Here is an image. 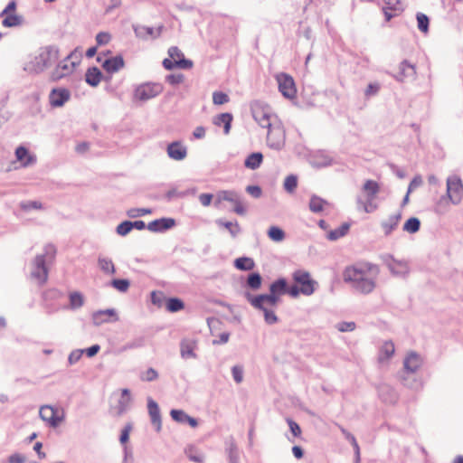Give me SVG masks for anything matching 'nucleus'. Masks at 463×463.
<instances>
[{
	"label": "nucleus",
	"mask_w": 463,
	"mask_h": 463,
	"mask_svg": "<svg viewBox=\"0 0 463 463\" xmlns=\"http://www.w3.org/2000/svg\"><path fill=\"white\" fill-rule=\"evenodd\" d=\"M194 189L179 192L175 188H173L165 193V199L166 202H171L175 198H183L189 195L190 194H194Z\"/></svg>",
	"instance_id": "a18cd8bd"
},
{
	"label": "nucleus",
	"mask_w": 463,
	"mask_h": 463,
	"mask_svg": "<svg viewBox=\"0 0 463 463\" xmlns=\"http://www.w3.org/2000/svg\"><path fill=\"white\" fill-rule=\"evenodd\" d=\"M335 327L339 332H352L355 329L356 325L353 321H343L336 324Z\"/></svg>",
	"instance_id": "338daca9"
},
{
	"label": "nucleus",
	"mask_w": 463,
	"mask_h": 463,
	"mask_svg": "<svg viewBox=\"0 0 463 463\" xmlns=\"http://www.w3.org/2000/svg\"><path fill=\"white\" fill-rule=\"evenodd\" d=\"M230 100L229 96L222 91H214L213 93V102L214 105H222Z\"/></svg>",
	"instance_id": "052dcab7"
},
{
	"label": "nucleus",
	"mask_w": 463,
	"mask_h": 463,
	"mask_svg": "<svg viewBox=\"0 0 463 463\" xmlns=\"http://www.w3.org/2000/svg\"><path fill=\"white\" fill-rule=\"evenodd\" d=\"M284 189L288 192V193H293L297 186H298V177L297 175H289L286 177L285 181H284Z\"/></svg>",
	"instance_id": "864d4df0"
},
{
	"label": "nucleus",
	"mask_w": 463,
	"mask_h": 463,
	"mask_svg": "<svg viewBox=\"0 0 463 463\" xmlns=\"http://www.w3.org/2000/svg\"><path fill=\"white\" fill-rule=\"evenodd\" d=\"M193 65H194L193 61L191 60L185 59L184 57H183L182 59H179V60H173L169 57V58H165L163 61L164 68L166 70H169V71L173 70L175 68L188 70V69H191L193 67Z\"/></svg>",
	"instance_id": "a878e982"
},
{
	"label": "nucleus",
	"mask_w": 463,
	"mask_h": 463,
	"mask_svg": "<svg viewBox=\"0 0 463 463\" xmlns=\"http://www.w3.org/2000/svg\"><path fill=\"white\" fill-rule=\"evenodd\" d=\"M380 258L392 274L404 277L409 273V266L405 260H397L389 253L383 254Z\"/></svg>",
	"instance_id": "9d476101"
},
{
	"label": "nucleus",
	"mask_w": 463,
	"mask_h": 463,
	"mask_svg": "<svg viewBox=\"0 0 463 463\" xmlns=\"http://www.w3.org/2000/svg\"><path fill=\"white\" fill-rule=\"evenodd\" d=\"M384 7L393 10V12L401 13L403 11V4L402 0H382Z\"/></svg>",
	"instance_id": "13d9d810"
},
{
	"label": "nucleus",
	"mask_w": 463,
	"mask_h": 463,
	"mask_svg": "<svg viewBox=\"0 0 463 463\" xmlns=\"http://www.w3.org/2000/svg\"><path fill=\"white\" fill-rule=\"evenodd\" d=\"M184 80V76L182 73L169 74L165 77V81L172 86L182 83Z\"/></svg>",
	"instance_id": "774afa93"
},
{
	"label": "nucleus",
	"mask_w": 463,
	"mask_h": 463,
	"mask_svg": "<svg viewBox=\"0 0 463 463\" xmlns=\"http://www.w3.org/2000/svg\"><path fill=\"white\" fill-rule=\"evenodd\" d=\"M279 84V90L287 99H293L296 97L297 90L295 87L294 80L291 76L286 73L277 75Z\"/></svg>",
	"instance_id": "4468645a"
},
{
	"label": "nucleus",
	"mask_w": 463,
	"mask_h": 463,
	"mask_svg": "<svg viewBox=\"0 0 463 463\" xmlns=\"http://www.w3.org/2000/svg\"><path fill=\"white\" fill-rule=\"evenodd\" d=\"M102 77V72L95 66L89 68L85 73V80L91 87H97Z\"/></svg>",
	"instance_id": "7c9ffc66"
},
{
	"label": "nucleus",
	"mask_w": 463,
	"mask_h": 463,
	"mask_svg": "<svg viewBox=\"0 0 463 463\" xmlns=\"http://www.w3.org/2000/svg\"><path fill=\"white\" fill-rule=\"evenodd\" d=\"M15 156L22 163L23 166H29L36 162L35 156L30 155L28 149L23 146L15 149Z\"/></svg>",
	"instance_id": "c85d7f7f"
},
{
	"label": "nucleus",
	"mask_w": 463,
	"mask_h": 463,
	"mask_svg": "<svg viewBox=\"0 0 463 463\" xmlns=\"http://www.w3.org/2000/svg\"><path fill=\"white\" fill-rule=\"evenodd\" d=\"M349 229H350V224L347 222H344L337 229L330 231L327 233L326 238L332 241H336V240L344 237L345 235H346Z\"/></svg>",
	"instance_id": "a19ab883"
},
{
	"label": "nucleus",
	"mask_w": 463,
	"mask_h": 463,
	"mask_svg": "<svg viewBox=\"0 0 463 463\" xmlns=\"http://www.w3.org/2000/svg\"><path fill=\"white\" fill-rule=\"evenodd\" d=\"M184 307V304L182 299L178 298H169L166 300V309L171 313L178 312Z\"/></svg>",
	"instance_id": "de8ad7c7"
},
{
	"label": "nucleus",
	"mask_w": 463,
	"mask_h": 463,
	"mask_svg": "<svg viewBox=\"0 0 463 463\" xmlns=\"http://www.w3.org/2000/svg\"><path fill=\"white\" fill-rule=\"evenodd\" d=\"M59 58V48L55 45H47L40 48L39 53L24 65V71L38 74L51 67Z\"/></svg>",
	"instance_id": "20e7f679"
},
{
	"label": "nucleus",
	"mask_w": 463,
	"mask_h": 463,
	"mask_svg": "<svg viewBox=\"0 0 463 463\" xmlns=\"http://www.w3.org/2000/svg\"><path fill=\"white\" fill-rule=\"evenodd\" d=\"M262 161L263 155L260 152H254L246 157L244 166L250 170H256L260 166Z\"/></svg>",
	"instance_id": "e433bc0d"
},
{
	"label": "nucleus",
	"mask_w": 463,
	"mask_h": 463,
	"mask_svg": "<svg viewBox=\"0 0 463 463\" xmlns=\"http://www.w3.org/2000/svg\"><path fill=\"white\" fill-rule=\"evenodd\" d=\"M197 346V343L194 339L184 338L180 342V354L184 359H195L197 354L194 350Z\"/></svg>",
	"instance_id": "5701e85b"
},
{
	"label": "nucleus",
	"mask_w": 463,
	"mask_h": 463,
	"mask_svg": "<svg viewBox=\"0 0 463 463\" xmlns=\"http://www.w3.org/2000/svg\"><path fill=\"white\" fill-rule=\"evenodd\" d=\"M266 301L261 302V307H255L263 312L265 322L269 325H273L278 322V317L273 310L269 308Z\"/></svg>",
	"instance_id": "37998d69"
},
{
	"label": "nucleus",
	"mask_w": 463,
	"mask_h": 463,
	"mask_svg": "<svg viewBox=\"0 0 463 463\" xmlns=\"http://www.w3.org/2000/svg\"><path fill=\"white\" fill-rule=\"evenodd\" d=\"M151 213V209L148 208H132L129 209L127 213L130 218H137L146 214H150Z\"/></svg>",
	"instance_id": "0e129e2a"
},
{
	"label": "nucleus",
	"mask_w": 463,
	"mask_h": 463,
	"mask_svg": "<svg viewBox=\"0 0 463 463\" xmlns=\"http://www.w3.org/2000/svg\"><path fill=\"white\" fill-rule=\"evenodd\" d=\"M463 199V183L458 175H449L446 181V194L435 203L434 211L438 214L448 212L449 204L458 205Z\"/></svg>",
	"instance_id": "f03ea898"
},
{
	"label": "nucleus",
	"mask_w": 463,
	"mask_h": 463,
	"mask_svg": "<svg viewBox=\"0 0 463 463\" xmlns=\"http://www.w3.org/2000/svg\"><path fill=\"white\" fill-rule=\"evenodd\" d=\"M71 99V92L65 88H53L49 94V103L52 108L62 107Z\"/></svg>",
	"instance_id": "2eb2a0df"
},
{
	"label": "nucleus",
	"mask_w": 463,
	"mask_h": 463,
	"mask_svg": "<svg viewBox=\"0 0 463 463\" xmlns=\"http://www.w3.org/2000/svg\"><path fill=\"white\" fill-rule=\"evenodd\" d=\"M110 285L119 292H126L130 286V282L127 279H114L111 280Z\"/></svg>",
	"instance_id": "3c124183"
},
{
	"label": "nucleus",
	"mask_w": 463,
	"mask_h": 463,
	"mask_svg": "<svg viewBox=\"0 0 463 463\" xmlns=\"http://www.w3.org/2000/svg\"><path fill=\"white\" fill-rule=\"evenodd\" d=\"M139 378L142 382H153L158 378V373L156 369L149 367L144 372H141Z\"/></svg>",
	"instance_id": "5fc2aeb1"
},
{
	"label": "nucleus",
	"mask_w": 463,
	"mask_h": 463,
	"mask_svg": "<svg viewBox=\"0 0 463 463\" xmlns=\"http://www.w3.org/2000/svg\"><path fill=\"white\" fill-rule=\"evenodd\" d=\"M40 418L50 427L56 428L64 420L63 413L59 416L58 410L51 405H43L39 410Z\"/></svg>",
	"instance_id": "ddd939ff"
},
{
	"label": "nucleus",
	"mask_w": 463,
	"mask_h": 463,
	"mask_svg": "<svg viewBox=\"0 0 463 463\" xmlns=\"http://www.w3.org/2000/svg\"><path fill=\"white\" fill-rule=\"evenodd\" d=\"M268 236L271 241L279 242L285 239V232L278 226H271L268 231Z\"/></svg>",
	"instance_id": "09e8293b"
},
{
	"label": "nucleus",
	"mask_w": 463,
	"mask_h": 463,
	"mask_svg": "<svg viewBox=\"0 0 463 463\" xmlns=\"http://www.w3.org/2000/svg\"><path fill=\"white\" fill-rule=\"evenodd\" d=\"M83 354L84 351L82 349H75L71 351L68 356V364L73 365L76 363H78L80 360Z\"/></svg>",
	"instance_id": "69168bd1"
},
{
	"label": "nucleus",
	"mask_w": 463,
	"mask_h": 463,
	"mask_svg": "<svg viewBox=\"0 0 463 463\" xmlns=\"http://www.w3.org/2000/svg\"><path fill=\"white\" fill-rule=\"evenodd\" d=\"M402 219V212L399 211L389 216L388 220L381 222V227L386 236L390 235L394 231Z\"/></svg>",
	"instance_id": "bb28decb"
},
{
	"label": "nucleus",
	"mask_w": 463,
	"mask_h": 463,
	"mask_svg": "<svg viewBox=\"0 0 463 463\" xmlns=\"http://www.w3.org/2000/svg\"><path fill=\"white\" fill-rule=\"evenodd\" d=\"M420 228V221L417 217L409 218L403 225V231L409 233H416L417 232H419Z\"/></svg>",
	"instance_id": "49530a36"
},
{
	"label": "nucleus",
	"mask_w": 463,
	"mask_h": 463,
	"mask_svg": "<svg viewBox=\"0 0 463 463\" xmlns=\"http://www.w3.org/2000/svg\"><path fill=\"white\" fill-rule=\"evenodd\" d=\"M167 156L175 161L184 160L187 156V148L181 141H174L167 146Z\"/></svg>",
	"instance_id": "6ab92c4d"
},
{
	"label": "nucleus",
	"mask_w": 463,
	"mask_h": 463,
	"mask_svg": "<svg viewBox=\"0 0 463 463\" xmlns=\"http://www.w3.org/2000/svg\"><path fill=\"white\" fill-rule=\"evenodd\" d=\"M145 345V339L144 337H137L133 339L132 341L128 342L126 345H124L121 348V352H125L131 349H137L143 347Z\"/></svg>",
	"instance_id": "603ef678"
},
{
	"label": "nucleus",
	"mask_w": 463,
	"mask_h": 463,
	"mask_svg": "<svg viewBox=\"0 0 463 463\" xmlns=\"http://www.w3.org/2000/svg\"><path fill=\"white\" fill-rule=\"evenodd\" d=\"M416 74L415 65L407 60L402 61L399 66V72L395 76L397 80L403 81L407 79H413Z\"/></svg>",
	"instance_id": "393cba45"
},
{
	"label": "nucleus",
	"mask_w": 463,
	"mask_h": 463,
	"mask_svg": "<svg viewBox=\"0 0 463 463\" xmlns=\"http://www.w3.org/2000/svg\"><path fill=\"white\" fill-rule=\"evenodd\" d=\"M330 203L326 200L319 197L317 194H312L309 200L308 207L309 210L314 213H318L324 211L326 206H329Z\"/></svg>",
	"instance_id": "2f4dec72"
},
{
	"label": "nucleus",
	"mask_w": 463,
	"mask_h": 463,
	"mask_svg": "<svg viewBox=\"0 0 463 463\" xmlns=\"http://www.w3.org/2000/svg\"><path fill=\"white\" fill-rule=\"evenodd\" d=\"M74 52H71L57 64L56 68L52 72V80H58L73 71L75 66L78 63L77 61H71Z\"/></svg>",
	"instance_id": "f8f14e48"
},
{
	"label": "nucleus",
	"mask_w": 463,
	"mask_h": 463,
	"mask_svg": "<svg viewBox=\"0 0 463 463\" xmlns=\"http://www.w3.org/2000/svg\"><path fill=\"white\" fill-rule=\"evenodd\" d=\"M131 402L130 391L127 388L122 389L121 397L118 400V413L123 414L128 411Z\"/></svg>",
	"instance_id": "58836bf2"
},
{
	"label": "nucleus",
	"mask_w": 463,
	"mask_h": 463,
	"mask_svg": "<svg viewBox=\"0 0 463 463\" xmlns=\"http://www.w3.org/2000/svg\"><path fill=\"white\" fill-rule=\"evenodd\" d=\"M147 410L151 419V423L155 426L156 432H160L162 429L160 410L156 402L152 398H148L147 400Z\"/></svg>",
	"instance_id": "aec40b11"
},
{
	"label": "nucleus",
	"mask_w": 463,
	"mask_h": 463,
	"mask_svg": "<svg viewBox=\"0 0 463 463\" xmlns=\"http://www.w3.org/2000/svg\"><path fill=\"white\" fill-rule=\"evenodd\" d=\"M225 451L229 463H240V450L233 438L231 437L226 440Z\"/></svg>",
	"instance_id": "cd10ccee"
},
{
	"label": "nucleus",
	"mask_w": 463,
	"mask_h": 463,
	"mask_svg": "<svg viewBox=\"0 0 463 463\" xmlns=\"http://www.w3.org/2000/svg\"><path fill=\"white\" fill-rule=\"evenodd\" d=\"M132 231L131 229V224H130V221H124L122 222H120L117 228H116V232L118 235L120 236H126L128 235L130 232Z\"/></svg>",
	"instance_id": "e2e57ef3"
},
{
	"label": "nucleus",
	"mask_w": 463,
	"mask_h": 463,
	"mask_svg": "<svg viewBox=\"0 0 463 463\" xmlns=\"http://www.w3.org/2000/svg\"><path fill=\"white\" fill-rule=\"evenodd\" d=\"M234 267L239 270L249 271L254 269L255 262L250 257H240L234 260Z\"/></svg>",
	"instance_id": "ea45409f"
},
{
	"label": "nucleus",
	"mask_w": 463,
	"mask_h": 463,
	"mask_svg": "<svg viewBox=\"0 0 463 463\" xmlns=\"http://www.w3.org/2000/svg\"><path fill=\"white\" fill-rule=\"evenodd\" d=\"M251 113L254 120L263 128H267L278 121L271 113L270 108L259 102L252 104Z\"/></svg>",
	"instance_id": "6e6552de"
},
{
	"label": "nucleus",
	"mask_w": 463,
	"mask_h": 463,
	"mask_svg": "<svg viewBox=\"0 0 463 463\" xmlns=\"http://www.w3.org/2000/svg\"><path fill=\"white\" fill-rule=\"evenodd\" d=\"M380 399L387 404H394L398 401V393L395 389L388 384H382L378 388Z\"/></svg>",
	"instance_id": "412c9836"
},
{
	"label": "nucleus",
	"mask_w": 463,
	"mask_h": 463,
	"mask_svg": "<svg viewBox=\"0 0 463 463\" xmlns=\"http://www.w3.org/2000/svg\"><path fill=\"white\" fill-rule=\"evenodd\" d=\"M161 28L159 27L156 31L150 26L146 25H133V30L137 38L142 40H147L148 38L156 39L161 33Z\"/></svg>",
	"instance_id": "b1692460"
},
{
	"label": "nucleus",
	"mask_w": 463,
	"mask_h": 463,
	"mask_svg": "<svg viewBox=\"0 0 463 463\" xmlns=\"http://www.w3.org/2000/svg\"><path fill=\"white\" fill-rule=\"evenodd\" d=\"M239 195L240 194L234 190H221L215 194L214 205L217 207L223 201L233 203Z\"/></svg>",
	"instance_id": "c756f323"
},
{
	"label": "nucleus",
	"mask_w": 463,
	"mask_h": 463,
	"mask_svg": "<svg viewBox=\"0 0 463 463\" xmlns=\"http://www.w3.org/2000/svg\"><path fill=\"white\" fill-rule=\"evenodd\" d=\"M262 282V278L259 272H252L248 275L246 280V286L252 289L257 290L260 288Z\"/></svg>",
	"instance_id": "c03bdc74"
},
{
	"label": "nucleus",
	"mask_w": 463,
	"mask_h": 463,
	"mask_svg": "<svg viewBox=\"0 0 463 463\" xmlns=\"http://www.w3.org/2000/svg\"><path fill=\"white\" fill-rule=\"evenodd\" d=\"M267 129V146L277 151L281 150L286 141V133L281 123L277 121Z\"/></svg>",
	"instance_id": "0eeeda50"
},
{
	"label": "nucleus",
	"mask_w": 463,
	"mask_h": 463,
	"mask_svg": "<svg viewBox=\"0 0 463 463\" xmlns=\"http://www.w3.org/2000/svg\"><path fill=\"white\" fill-rule=\"evenodd\" d=\"M366 266V269L356 265L348 266L343 272L344 281L348 284L354 291L362 295L372 293L376 287L375 278H373L369 274L373 265L367 263Z\"/></svg>",
	"instance_id": "f257e3e1"
},
{
	"label": "nucleus",
	"mask_w": 463,
	"mask_h": 463,
	"mask_svg": "<svg viewBox=\"0 0 463 463\" xmlns=\"http://www.w3.org/2000/svg\"><path fill=\"white\" fill-rule=\"evenodd\" d=\"M314 165L317 167H326L334 163L333 157L326 151H318L313 157Z\"/></svg>",
	"instance_id": "f704fd0d"
},
{
	"label": "nucleus",
	"mask_w": 463,
	"mask_h": 463,
	"mask_svg": "<svg viewBox=\"0 0 463 463\" xmlns=\"http://www.w3.org/2000/svg\"><path fill=\"white\" fill-rule=\"evenodd\" d=\"M20 207L24 211L31 210H41L43 209V203L38 201H26L20 203Z\"/></svg>",
	"instance_id": "bf43d9fd"
},
{
	"label": "nucleus",
	"mask_w": 463,
	"mask_h": 463,
	"mask_svg": "<svg viewBox=\"0 0 463 463\" xmlns=\"http://www.w3.org/2000/svg\"><path fill=\"white\" fill-rule=\"evenodd\" d=\"M232 118L231 113H221L213 118V124L218 127L223 126V132L227 135L230 133Z\"/></svg>",
	"instance_id": "473e14b6"
},
{
	"label": "nucleus",
	"mask_w": 463,
	"mask_h": 463,
	"mask_svg": "<svg viewBox=\"0 0 463 463\" xmlns=\"http://www.w3.org/2000/svg\"><path fill=\"white\" fill-rule=\"evenodd\" d=\"M416 19L418 24V29L424 33H428L430 25L429 17L422 13H417Z\"/></svg>",
	"instance_id": "8fccbe9b"
},
{
	"label": "nucleus",
	"mask_w": 463,
	"mask_h": 463,
	"mask_svg": "<svg viewBox=\"0 0 463 463\" xmlns=\"http://www.w3.org/2000/svg\"><path fill=\"white\" fill-rule=\"evenodd\" d=\"M98 266L107 275H114L116 273L115 265L109 258L99 256L98 258Z\"/></svg>",
	"instance_id": "4c0bfd02"
},
{
	"label": "nucleus",
	"mask_w": 463,
	"mask_h": 463,
	"mask_svg": "<svg viewBox=\"0 0 463 463\" xmlns=\"http://www.w3.org/2000/svg\"><path fill=\"white\" fill-rule=\"evenodd\" d=\"M98 62L101 63L102 68L110 74L118 72L119 70L124 68L125 61L121 55H116L102 61L100 56L97 58Z\"/></svg>",
	"instance_id": "dca6fc26"
},
{
	"label": "nucleus",
	"mask_w": 463,
	"mask_h": 463,
	"mask_svg": "<svg viewBox=\"0 0 463 463\" xmlns=\"http://www.w3.org/2000/svg\"><path fill=\"white\" fill-rule=\"evenodd\" d=\"M64 297L63 292L57 288H49L43 293V307L47 314L51 315L56 313L62 308L66 307V305H62L60 300Z\"/></svg>",
	"instance_id": "423d86ee"
},
{
	"label": "nucleus",
	"mask_w": 463,
	"mask_h": 463,
	"mask_svg": "<svg viewBox=\"0 0 463 463\" xmlns=\"http://www.w3.org/2000/svg\"><path fill=\"white\" fill-rule=\"evenodd\" d=\"M336 426L338 427V429L340 430V431L342 432V434L344 435L345 439H347L351 443L353 449L359 448V445H358V442H357L355 437L351 432H349L346 429H345L343 426H341L339 424H336Z\"/></svg>",
	"instance_id": "680f3d73"
},
{
	"label": "nucleus",
	"mask_w": 463,
	"mask_h": 463,
	"mask_svg": "<svg viewBox=\"0 0 463 463\" xmlns=\"http://www.w3.org/2000/svg\"><path fill=\"white\" fill-rule=\"evenodd\" d=\"M363 191L365 193L368 202H372L380 191V186L376 181L366 180L363 185Z\"/></svg>",
	"instance_id": "c9c22d12"
},
{
	"label": "nucleus",
	"mask_w": 463,
	"mask_h": 463,
	"mask_svg": "<svg viewBox=\"0 0 463 463\" xmlns=\"http://www.w3.org/2000/svg\"><path fill=\"white\" fill-rule=\"evenodd\" d=\"M287 290L288 282L286 279L280 278L270 284L269 294L253 296L248 292L245 297L253 307H261L262 301H266L269 307H274L279 303V297L287 294Z\"/></svg>",
	"instance_id": "7ed1b4c3"
},
{
	"label": "nucleus",
	"mask_w": 463,
	"mask_h": 463,
	"mask_svg": "<svg viewBox=\"0 0 463 463\" xmlns=\"http://www.w3.org/2000/svg\"><path fill=\"white\" fill-rule=\"evenodd\" d=\"M118 320V317L114 308L98 310L92 314V321L95 326Z\"/></svg>",
	"instance_id": "a211bd4d"
},
{
	"label": "nucleus",
	"mask_w": 463,
	"mask_h": 463,
	"mask_svg": "<svg viewBox=\"0 0 463 463\" xmlns=\"http://www.w3.org/2000/svg\"><path fill=\"white\" fill-rule=\"evenodd\" d=\"M175 225V220L171 217H163L156 219L146 225V228L152 232H165Z\"/></svg>",
	"instance_id": "f3484780"
},
{
	"label": "nucleus",
	"mask_w": 463,
	"mask_h": 463,
	"mask_svg": "<svg viewBox=\"0 0 463 463\" xmlns=\"http://www.w3.org/2000/svg\"><path fill=\"white\" fill-rule=\"evenodd\" d=\"M422 364V359L416 352H411L403 361V367L408 373H414Z\"/></svg>",
	"instance_id": "4be33fe9"
},
{
	"label": "nucleus",
	"mask_w": 463,
	"mask_h": 463,
	"mask_svg": "<svg viewBox=\"0 0 463 463\" xmlns=\"http://www.w3.org/2000/svg\"><path fill=\"white\" fill-rule=\"evenodd\" d=\"M45 253L36 255L33 261V270L31 272L32 278L35 279L40 285H43L48 279V269L46 267V255L54 253L55 248L53 245H47L44 248Z\"/></svg>",
	"instance_id": "39448f33"
},
{
	"label": "nucleus",
	"mask_w": 463,
	"mask_h": 463,
	"mask_svg": "<svg viewBox=\"0 0 463 463\" xmlns=\"http://www.w3.org/2000/svg\"><path fill=\"white\" fill-rule=\"evenodd\" d=\"M84 296L79 291H73L69 294V305L64 309L76 310L84 305Z\"/></svg>",
	"instance_id": "72a5a7b5"
},
{
	"label": "nucleus",
	"mask_w": 463,
	"mask_h": 463,
	"mask_svg": "<svg viewBox=\"0 0 463 463\" xmlns=\"http://www.w3.org/2000/svg\"><path fill=\"white\" fill-rule=\"evenodd\" d=\"M292 278L294 281L300 285L302 294L305 296L312 295L317 287V282L314 280L308 271L297 269L293 272Z\"/></svg>",
	"instance_id": "1a4fd4ad"
},
{
	"label": "nucleus",
	"mask_w": 463,
	"mask_h": 463,
	"mask_svg": "<svg viewBox=\"0 0 463 463\" xmlns=\"http://www.w3.org/2000/svg\"><path fill=\"white\" fill-rule=\"evenodd\" d=\"M170 415L175 421L183 424L186 423V419L189 416L184 411L177 409L171 410Z\"/></svg>",
	"instance_id": "4d7b16f0"
},
{
	"label": "nucleus",
	"mask_w": 463,
	"mask_h": 463,
	"mask_svg": "<svg viewBox=\"0 0 463 463\" xmlns=\"http://www.w3.org/2000/svg\"><path fill=\"white\" fill-rule=\"evenodd\" d=\"M216 223L219 226L226 228L232 238L237 237L241 232V228L239 225L238 222H232L223 220H217Z\"/></svg>",
	"instance_id": "79ce46f5"
},
{
	"label": "nucleus",
	"mask_w": 463,
	"mask_h": 463,
	"mask_svg": "<svg viewBox=\"0 0 463 463\" xmlns=\"http://www.w3.org/2000/svg\"><path fill=\"white\" fill-rule=\"evenodd\" d=\"M163 90V87L159 83H144L135 90V98L146 101L159 95Z\"/></svg>",
	"instance_id": "9b49d317"
},
{
	"label": "nucleus",
	"mask_w": 463,
	"mask_h": 463,
	"mask_svg": "<svg viewBox=\"0 0 463 463\" xmlns=\"http://www.w3.org/2000/svg\"><path fill=\"white\" fill-rule=\"evenodd\" d=\"M22 17L16 14H9L6 15L4 20L2 21V24L5 27H14L20 25L22 24Z\"/></svg>",
	"instance_id": "6e6d98bb"
}]
</instances>
